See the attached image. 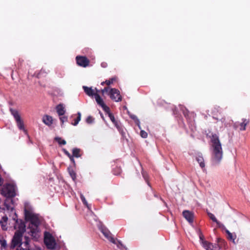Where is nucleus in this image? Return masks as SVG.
Wrapping results in <instances>:
<instances>
[{
    "label": "nucleus",
    "mask_w": 250,
    "mask_h": 250,
    "mask_svg": "<svg viewBox=\"0 0 250 250\" xmlns=\"http://www.w3.org/2000/svg\"><path fill=\"white\" fill-rule=\"evenodd\" d=\"M42 121L46 125L50 126L53 123V119L51 116L45 115L43 116Z\"/></svg>",
    "instance_id": "14"
},
{
    "label": "nucleus",
    "mask_w": 250,
    "mask_h": 250,
    "mask_svg": "<svg viewBox=\"0 0 250 250\" xmlns=\"http://www.w3.org/2000/svg\"><path fill=\"white\" fill-rule=\"evenodd\" d=\"M203 247L207 250H211L212 249L210 247L211 244L208 241H204L203 242Z\"/></svg>",
    "instance_id": "23"
},
{
    "label": "nucleus",
    "mask_w": 250,
    "mask_h": 250,
    "mask_svg": "<svg viewBox=\"0 0 250 250\" xmlns=\"http://www.w3.org/2000/svg\"><path fill=\"white\" fill-rule=\"evenodd\" d=\"M104 83H105V82H103L101 83V84L102 85H104Z\"/></svg>",
    "instance_id": "40"
},
{
    "label": "nucleus",
    "mask_w": 250,
    "mask_h": 250,
    "mask_svg": "<svg viewBox=\"0 0 250 250\" xmlns=\"http://www.w3.org/2000/svg\"><path fill=\"white\" fill-rule=\"evenodd\" d=\"M81 113L80 112H78L77 118L75 120L74 123H72V125H76L79 123V122L81 120Z\"/></svg>",
    "instance_id": "25"
},
{
    "label": "nucleus",
    "mask_w": 250,
    "mask_h": 250,
    "mask_svg": "<svg viewBox=\"0 0 250 250\" xmlns=\"http://www.w3.org/2000/svg\"><path fill=\"white\" fill-rule=\"evenodd\" d=\"M184 217L190 223L193 222L194 214L192 212L189 210H184L183 212Z\"/></svg>",
    "instance_id": "12"
},
{
    "label": "nucleus",
    "mask_w": 250,
    "mask_h": 250,
    "mask_svg": "<svg viewBox=\"0 0 250 250\" xmlns=\"http://www.w3.org/2000/svg\"><path fill=\"white\" fill-rule=\"evenodd\" d=\"M57 112L59 116H62L65 113L64 107L62 104L58 105L56 107Z\"/></svg>",
    "instance_id": "16"
},
{
    "label": "nucleus",
    "mask_w": 250,
    "mask_h": 250,
    "mask_svg": "<svg viewBox=\"0 0 250 250\" xmlns=\"http://www.w3.org/2000/svg\"><path fill=\"white\" fill-rule=\"evenodd\" d=\"M76 59L77 64L81 66L85 67L89 64V61L85 57L77 56Z\"/></svg>",
    "instance_id": "10"
},
{
    "label": "nucleus",
    "mask_w": 250,
    "mask_h": 250,
    "mask_svg": "<svg viewBox=\"0 0 250 250\" xmlns=\"http://www.w3.org/2000/svg\"><path fill=\"white\" fill-rule=\"evenodd\" d=\"M143 177L145 178V176L144 174H143Z\"/></svg>",
    "instance_id": "41"
},
{
    "label": "nucleus",
    "mask_w": 250,
    "mask_h": 250,
    "mask_svg": "<svg viewBox=\"0 0 250 250\" xmlns=\"http://www.w3.org/2000/svg\"><path fill=\"white\" fill-rule=\"evenodd\" d=\"M73 157H74V156H73L71 155V156H70V157H69V158H70V160H71L72 162L74 163V158H73Z\"/></svg>",
    "instance_id": "37"
},
{
    "label": "nucleus",
    "mask_w": 250,
    "mask_h": 250,
    "mask_svg": "<svg viewBox=\"0 0 250 250\" xmlns=\"http://www.w3.org/2000/svg\"><path fill=\"white\" fill-rule=\"evenodd\" d=\"M140 135H141V137L144 138H146L147 136V133L144 130L141 131Z\"/></svg>",
    "instance_id": "31"
},
{
    "label": "nucleus",
    "mask_w": 250,
    "mask_h": 250,
    "mask_svg": "<svg viewBox=\"0 0 250 250\" xmlns=\"http://www.w3.org/2000/svg\"><path fill=\"white\" fill-rule=\"evenodd\" d=\"M226 232L228 234V239L232 240L233 243H235V240L236 238V235H233L232 233L230 232L228 230H226Z\"/></svg>",
    "instance_id": "18"
},
{
    "label": "nucleus",
    "mask_w": 250,
    "mask_h": 250,
    "mask_svg": "<svg viewBox=\"0 0 250 250\" xmlns=\"http://www.w3.org/2000/svg\"><path fill=\"white\" fill-rule=\"evenodd\" d=\"M108 116L112 121V122L114 124V125L116 126L117 128L119 127L118 122L116 121L112 113H109Z\"/></svg>",
    "instance_id": "21"
},
{
    "label": "nucleus",
    "mask_w": 250,
    "mask_h": 250,
    "mask_svg": "<svg viewBox=\"0 0 250 250\" xmlns=\"http://www.w3.org/2000/svg\"><path fill=\"white\" fill-rule=\"evenodd\" d=\"M101 107H102L103 109L108 114V115H109V113H111L110 112L109 108L107 106H106L105 104L104 105H103Z\"/></svg>",
    "instance_id": "26"
},
{
    "label": "nucleus",
    "mask_w": 250,
    "mask_h": 250,
    "mask_svg": "<svg viewBox=\"0 0 250 250\" xmlns=\"http://www.w3.org/2000/svg\"><path fill=\"white\" fill-rule=\"evenodd\" d=\"M5 206L6 207L7 210H11V211H13V210H14L13 207L11 206H8L6 203H5Z\"/></svg>",
    "instance_id": "33"
},
{
    "label": "nucleus",
    "mask_w": 250,
    "mask_h": 250,
    "mask_svg": "<svg viewBox=\"0 0 250 250\" xmlns=\"http://www.w3.org/2000/svg\"><path fill=\"white\" fill-rule=\"evenodd\" d=\"M60 119L62 124H63L64 122L67 121V118L66 116H62L60 118Z\"/></svg>",
    "instance_id": "32"
},
{
    "label": "nucleus",
    "mask_w": 250,
    "mask_h": 250,
    "mask_svg": "<svg viewBox=\"0 0 250 250\" xmlns=\"http://www.w3.org/2000/svg\"><path fill=\"white\" fill-rule=\"evenodd\" d=\"M1 194L4 197H13L16 195L15 187L12 184H6L3 186Z\"/></svg>",
    "instance_id": "4"
},
{
    "label": "nucleus",
    "mask_w": 250,
    "mask_h": 250,
    "mask_svg": "<svg viewBox=\"0 0 250 250\" xmlns=\"http://www.w3.org/2000/svg\"><path fill=\"white\" fill-rule=\"evenodd\" d=\"M100 229L101 232L104 235V236L111 242L115 244H116L117 247L119 248H120L122 246V244L120 242L118 241L117 242L116 240H115L114 238L112 237V235L110 232L106 228L102 227L100 228Z\"/></svg>",
    "instance_id": "6"
},
{
    "label": "nucleus",
    "mask_w": 250,
    "mask_h": 250,
    "mask_svg": "<svg viewBox=\"0 0 250 250\" xmlns=\"http://www.w3.org/2000/svg\"><path fill=\"white\" fill-rule=\"evenodd\" d=\"M110 98L115 102L121 101L122 96L120 95V91L116 88H111L108 92Z\"/></svg>",
    "instance_id": "8"
},
{
    "label": "nucleus",
    "mask_w": 250,
    "mask_h": 250,
    "mask_svg": "<svg viewBox=\"0 0 250 250\" xmlns=\"http://www.w3.org/2000/svg\"><path fill=\"white\" fill-rule=\"evenodd\" d=\"M196 160L199 164L200 166L202 168H204L205 164L204 163V160L201 154H199L196 157Z\"/></svg>",
    "instance_id": "15"
},
{
    "label": "nucleus",
    "mask_w": 250,
    "mask_h": 250,
    "mask_svg": "<svg viewBox=\"0 0 250 250\" xmlns=\"http://www.w3.org/2000/svg\"><path fill=\"white\" fill-rule=\"evenodd\" d=\"M24 214L26 219L30 222L27 231L33 239L37 240L40 236L38 228L40 223L39 217L32 211L28 210L26 208L24 209Z\"/></svg>",
    "instance_id": "2"
},
{
    "label": "nucleus",
    "mask_w": 250,
    "mask_h": 250,
    "mask_svg": "<svg viewBox=\"0 0 250 250\" xmlns=\"http://www.w3.org/2000/svg\"><path fill=\"white\" fill-rule=\"evenodd\" d=\"M80 197L83 203L86 206H88L87 202L85 198H84V196L83 194H81Z\"/></svg>",
    "instance_id": "30"
},
{
    "label": "nucleus",
    "mask_w": 250,
    "mask_h": 250,
    "mask_svg": "<svg viewBox=\"0 0 250 250\" xmlns=\"http://www.w3.org/2000/svg\"><path fill=\"white\" fill-rule=\"evenodd\" d=\"M11 114L13 116L18 128L20 130H23L25 133H27L26 130L24 128V124L23 121L21 120V116L18 111L15 109L11 108L10 109Z\"/></svg>",
    "instance_id": "5"
},
{
    "label": "nucleus",
    "mask_w": 250,
    "mask_h": 250,
    "mask_svg": "<svg viewBox=\"0 0 250 250\" xmlns=\"http://www.w3.org/2000/svg\"><path fill=\"white\" fill-rule=\"evenodd\" d=\"M44 242L47 248L53 249L56 246V242L54 238L49 233L45 232L44 234Z\"/></svg>",
    "instance_id": "7"
},
{
    "label": "nucleus",
    "mask_w": 250,
    "mask_h": 250,
    "mask_svg": "<svg viewBox=\"0 0 250 250\" xmlns=\"http://www.w3.org/2000/svg\"><path fill=\"white\" fill-rule=\"evenodd\" d=\"M94 89L95 90V92L98 94V92L100 91V90H98L96 88H94Z\"/></svg>",
    "instance_id": "39"
},
{
    "label": "nucleus",
    "mask_w": 250,
    "mask_h": 250,
    "mask_svg": "<svg viewBox=\"0 0 250 250\" xmlns=\"http://www.w3.org/2000/svg\"><path fill=\"white\" fill-rule=\"evenodd\" d=\"M69 174L71 176V177H72V178L74 180L75 178H76V174L74 172V171L73 170H70L69 169Z\"/></svg>",
    "instance_id": "29"
},
{
    "label": "nucleus",
    "mask_w": 250,
    "mask_h": 250,
    "mask_svg": "<svg viewBox=\"0 0 250 250\" xmlns=\"http://www.w3.org/2000/svg\"><path fill=\"white\" fill-rule=\"evenodd\" d=\"M93 121L94 119L91 116H88L86 119V122L88 124H91L93 122Z\"/></svg>",
    "instance_id": "28"
},
{
    "label": "nucleus",
    "mask_w": 250,
    "mask_h": 250,
    "mask_svg": "<svg viewBox=\"0 0 250 250\" xmlns=\"http://www.w3.org/2000/svg\"><path fill=\"white\" fill-rule=\"evenodd\" d=\"M212 152L211 159L214 164H218L222 158L223 150L218 136L213 134L211 137Z\"/></svg>",
    "instance_id": "3"
},
{
    "label": "nucleus",
    "mask_w": 250,
    "mask_h": 250,
    "mask_svg": "<svg viewBox=\"0 0 250 250\" xmlns=\"http://www.w3.org/2000/svg\"><path fill=\"white\" fill-rule=\"evenodd\" d=\"M80 150L79 149L74 148L73 149V151H72V153H73L72 156L74 157H77V158L80 157Z\"/></svg>",
    "instance_id": "22"
},
{
    "label": "nucleus",
    "mask_w": 250,
    "mask_h": 250,
    "mask_svg": "<svg viewBox=\"0 0 250 250\" xmlns=\"http://www.w3.org/2000/svg\"><path fill=\"white\" fill-rule=\"evenodd\" d=\"M94 98L97 103L101 106H102L104 104V102L103 101V99L100 97L99 94L97 93L95 94Z\"/></svg>",
    "instance_id": "17"
},
{
    "label": "nucleus",
    "mask_w": 250,
    "mask_h": 250,
    "mask_svg": "<svg viewBox=\"0 0 250 250\" xmlns=\"http://www.w3.org/2000/svg\"><path fill=\"white\" fill-rule=\"evenodd\" d=\"M131 118H132L133 119H134V120H135V119H136V120H137V125H138V126H139V127H140V122H139V120H138V119H137V118L136 116H131Z\"/></svg>",
    "instance_id": "34"
},
{
    "label": "nucleus",
    "mask_w": 250,
    "mask_h": 250,
    "mask_svg": "<svg viewBox=\"0 0 250 250\" xmlns=\"http://www.w3.org/2000/svg\"><path fill=\"white\" fill-rule=\"evenodd\" d=\"M64 152L68 156L70 157L71 155L66 150L64 149Z\"/></svg>",
    "instance_id": "36"
},
{
    "label": "nucleus",
    "mask_w": 250,
    "mask_h": 250,
    "mask_svg": "<svg viewBox=\"0 0 250 250\" xmlns=\"http://www.w3.org/2000/svg\"><path fill=\"white\" fill-rule=\"evenodd\" d=\"M83 88L84 92L89 97H95V94H97L95 92V90L92 89V87L83 86Z\"/></svg>",
    "instance_id": "13"
},
{
    "label": "nucleus",
    "mask_w": 250,
    "mask_h": 250,
    "mask_svg": "<svg viewBox=\"0 0 250 250\" xmlns=\"http://www.w3.org/2000/svg\"><path fill=\"white\" fill-rule=\"evenodd\" d=\"M7 221L8 217L0 208V226L3 230H6L7 229Z\"/></svg>",
    "instance_id": "9"
},
{
    "label": "nucleus",
    "mask_w": 250,
    "mask_h": 250,
    "mask_svg": "<svg viewBox=\"0 0 250 250\" xmlns=\"http://www.w3.org/2000/svg\"><path fill=\"white\" fill-rule=\"evenodd\" d=\"M208 215L209 218L214 222H215L218 225L220 224V222L217 220L215 216L210 212H208Z\"/></svg>",
    "instance_id": "20"
},
{
    "label": "nucleus",
    "mask_w": 250,
    "mask_h": 250,
    "mask_svg": "<svg viewBox=\"0 0 250 250\" xmlns=\"http://www.w3.org/2000/svg\"><path fill=\"white\" fill-rule=\"evenodd\" d=\"M101 66L103 67H105L106 66V64L105 62H103L101 63Z\"/></svg>",
    "instance_id": "38"
},
{
    "label": "nucleus",
    "mask_w": 250,
    "mask_h": 250,
    "mask_svg": "<svg viewBox=\"0 0 250 250\" xmlns=\"http://www.w3.org/2000/svg\"><path fill=\"white\" fill-rule=\"evenodd\" d=\"M109 88L108 87H105L104 89H102L101 90V92L102 94H103L104 92H107L108 91Z\"/></svg>",
    "instance_id": "35"
},
{
    "label": "nucleus",
    "mask_w": 250,
    "mask_h": 250,
    "mask_svg": "<svg viewBox=\"0 0 250 250\" xmlns=\"http://www.w3.org/2000/svg\"><path fill=\"white\" fill-rule=\"evenodd\" d=\"M115 80H116L115 78H112L108 80H106L105 84H107V85H109L110 84L112 83Z\"/></svg>",
    "instance_id": "27"
},
{
    "label": "nucleus",
    "mask_w": 250,
    "mask_h": 250,
    "mask_svg": "<svg viewBox=\"0 0 250 250\" xmlns=\"http://www.w3.org/2000/svg\"><path fill=\"white\" fill-rule=\"evenodd\" d=\"M242 123H236L234 127L235 129H239L241 131H244L246 130V126L249 124V121L246 119H242Z\"/></svg>",
    "instance_id": "11"
},
{
    "label": "nucleus",
    "mask_w": 250,
    "mask_h": 250,
    "mask_svg": "<svg viewBox=\"0 0 250 250\" xmlns=\"http://www.w3.org/2000/svg\"><path fill=\"white\" fill-rule=\"evenodd\" d=\"M7 247V243L3 238H0V249L1 250L5 249Z\"/></svg>",
    "instance_id": "19"
},
{
    "label": "nucleus",
    "mask_w": 250,
    "mask_h": 250,
    "mask_svg": "<svg viewBox=\"0 0 250 250\" xmlns=\"http://www.w3.org/2000/svg\"><path fill=\"white\" fill-rule=\"evenodd\" d=\"M13 220L14 221V229L18 230L15 232L12 240L11 247L14 248L17 247L16 250H31L29 248V246L27 241L24 242H21L22 236V232L25 230V226L23 222L17 218L16 213L14 212Z\"/></svg>",
    "instance_id": "1"
},
{
    "label": "nucleus",
    "mask_w": 250,
    "mask_h": 250,
    "mask_svg": "<svg viewBox=\"0 0 250 250\" xmlns=\"http://www.w3.org/2000/svg\"><path fill=\"white\" fill-rule=\"evenodd\" d=\"M55 140L61 145H65L66 143L64 140H62L60 137H56Z\"/></svg>",
    "instance_id": "24"
}]
</instances>
